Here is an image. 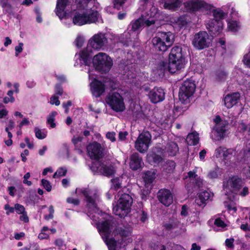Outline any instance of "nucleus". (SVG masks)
Wrapping results in <instances>:
<instances>
[{"instance_id":"obj_1","label":"nucleus","mask_w":250,"mask_h":250,"mask_svg":"<svg viewBox=\"0 0 250 250\" xmlns=\"http://www.w3.org/2000/svg\"><path fill=\"white\" fill-rule=\"evenodd\" d=\"M115 226L114 223L109 220L97 224L99 231L109 250H119L132 241L129 237L132 232L129 227L119 225L113 230Z\"/></svg>"},{"instance_id":"obj_2","label":"nucleus","mask_w":250,"mask_h":250,"mask_svg":"<svg viewBox=\"0 0 250 250\" xmlns=\"http://www.w3.org/2000/svg\"><path fill=\"white\" fill-rule=\"evenodd\" d=\"M154 17H149L147 19L144 17H140L138 19L131 22V29L127 32H125L119 36L120 42L126 43V36H132L133 38H138L139 30L144 26H149L154 24L155 22Z\"/></svg>"},{"instance_id":"obj_3","label":"nucleus","mask_w":250,"mask_h":250,"mask_svg":"<svg viewBox=\"0 0 250 250\" xmlns=\"http://www.w3.org/2000/svg\"><path fill=\"white\" fill-rule=\"evenodd\" d=\"M243 185L242 178L237 176H231L224 180L223 188L225 194L232 201H234Z\"/></svg>"},{"instance_id":"obj_4","label":"nucleus","mask_w":250,"mask_h":250,"mask_svg":"<svg viewBox=\"0 0 250 250\" xmlns=\"http://www.w3.org/2000/svg\"><path fill=\"white\" fill-rule=\"evenodd\" d=\"M132 201L133 199L129 194H122L113 208V211L115 215L121 218L126 216L130 211Z\"/></svg>"},{"instance_id":"obj_5","label":"nucleus","mask_w":250,"mask_h":250,"mask_svg":"<svg viewBox=\"0 0 250 250\" xmlns=\"http://www.w3.org/2000/svg\"><path fill=\"white\" fill-rule=\"evenodd\" d=\"M93 64L97 71L102 73H106L111 69L113 62L106 54L100 52L94 56Z\"/></svg>"},{"instance_id":"obj_6","label":"nucleus","mask_w":250,"mask_h":250,"mask_svg":"<svg viewBox=\"0 0 250 250\" xmlns=\"http://www.w3.org/2000/svg\"><path fill=\"white\" fill-rule=\"evenodd\" d=\"M159 37L152 39V42L156 50L166 51L173 42L174 35L171 32H162Z\"/></svg>"},{"instance_id":"obj_7","label":"nucleus","mask_w":250,"mask_h":250,"mask_svg":"<svg viewBox=\"0 0 250 250\" xmlns=\"http://www.w3.org/2000/svg\"><path fill=\"white\" fill-rule=\"evenodd\" d=\"M90 168L95 173L110 177L114 174L116 170L114 166L110 163L104 161H96L92 163Z\"/></svg>"},{"instance_id":"obj_8","label":"nucleus","mask_w":250,"mask_h":250,"mask_svg":"<svg viewBox=\"0 0 250 250\" xmlns=\"http://www.w3.org/2000/svg\"><path fill=\"white\" fill-rule=\"evenodd\" d=\"M106 102L111 108L117 112H123L125 109L123 97L118 92L109 93L106 98Z\"/></svg>"},{"instance_id":"obj_9","label":"nucleus","mask_w":250,"mask_h":250,"mask_svg":"<svg viewBox=\"0 0 250 250\" xmlns=\"http://www.w3.org/2000/svg\"><path fill=\"white\" fill-rule=\"evenodd\" d=\"M195 84L191 81L187 80L184 81L180 88V100L184 104L189 103L190 98L195 92Z\"/></svg>"},{"instance_id":"obj_10","label":"nucleus","mask_w":250,"mask_h":250,"mask_svg":"<svg viewBox=\"0 0 250 250\" xmlns=\"http://www.w3.org/2000/svg\"><path fill=\"white\" fill-rule=\"evenodd\" d=\"M80 192L83 195L86 202V206L89 212L97 210V201L99 200L98 192L95 189L83 188L80 189Z\"/></svg>"},{"instance_id":"obj_11","label":"nucleus","mask_w":250,"mask_h":250,"mask_svg":"<svg viewBox=\"0 0 250 250\" xmlns=\"http://www.w3.org/2000/svg\"><path fill=\"white\" fill-rule=\"evenodd\" d=\"M91 0H75L76 10L74 16H99V11L93 8L88 9L89 2Z\"/></svg>"},{"instance_id":"obj_12","label":"nucleus","mask_w":250,"mask_h":250,"mask_svg":"<svg viewBox=\"0 0 250 250\" xmlns=\"http://www.w3.org/2000/svg\"><path fill=\"white\" fill-rule=\"evenodd\" d=\"M151 135L147 131H143L138 136L135 143V147L140 153L146 152L151 142Z\"/></svg>"},{"instance_id":"obj_13","label":"nucleus","mask_w":250,"mask_h":250,"mask_svg":"<svg viewBox=\"0 0 250 250\" xmlns=\"http://www.w3.org/2000/svg\"><path fill=\"white\" fill-rule=\"evenodd\" d=\"M184 7L187 12L190 13L199 11L200 10H210L211 5L202 0H191L183 3Z\"/></svg>"},{"instance_id":"obj_14","label":"nucleus","mask_w":250,"mask_h":250,"mask_svg":"<svg viewBox=\"0 0 250 250\" xmlns=\"http://www.w3.org/2000/svg\"><path fill=\"white\" fill-rule=\"evenodd\" d=\"M223 17H214L207 22L206 25L211 36H217L222 32L223 27Z\"/></svg>"},{"instance_id":"obj_15","label":"nucleus","mask_w":250,"mask_h":250,"mask_svg":"<svg viewBox=\"0 0 250 250\" xmlns=\"http://www.w3.org/2000/svg\"><path fill=\"white\" fill-rule=\"evenodd\" d=\"M210 40L206 31H200L194 35L192 44L196 48L201 50L209 46Z\"/></svg>"},{"instance_id":"obj_16","label":"nucleus","mask_w":250,"mask_h":250,"mask_svg":"<svg viewBox=\"0 0 250 250\" xmlns=\"http://www.w3.org/2000/svg\"><path fill=\"white\" fill-rule=\"evenodd\" d=\"M104 150L102 145L95 141L87 146L88 155L91 159L95 160H99L103 156Z\"/></svg>"},{"instance_id":"obj_17","label":"nucleus","mask_w":250,"mask_h":250,"mask_svg":"<svg viewBox=\"0 0 250 250\" xmlns=\"http://www.w3.org/2000/svg\"><path fill=\"white\" fill-rule=\"evenodd\" d=\"M106 39L104 33H99L90 38L87 45L94 50H99L107 44Z\"/></svg>"},{"instance_id":"obj_18","label":"nucleus","mask_w":250,"mask_h":250,"mask_svg":"<svg viewBox=\"0 0 250 250\" xmlns=\"http://www.w3.org/2000/svg\"><path fill=\"white\" fill-rule=\"evenodd\" d=\"M103 23L102 17H73V24L81 26L85 24Z\"/></svg>"},{"instance_id":"obj_19","label":"nucleus","mask_w":250,"mask_h":250,"mask_svg":"<svg viewBox=\"0 0 250 250\" xmlns=\"http://www.w3.org/2000/svg\"><path fill=\"white\" fill-rule=\"evenodd\" d=\"M186 64L185 59L184 56L179 58H174L168 60V70L170 73H175L178 70L184 68Z\"/></svg>"},{"instance_id":"obj_20","label":"nucleus","mask_w":250,"mask_h":250,"mask_svg":"<svg viewBox=\"0 0 250 250\" xmlns=\"http://www.w3.org/2000/svg\"><path fill=\"white\" fill-rule=\"evenodd\" d=\"M157 198L160 203L166 207L169 206L173 203V197L171 191L166 188L159 190Z\"/></svg>"},{"instance_id":"obj_21","label":"nucleus","mask_w":250,"mask_h":250,"mask_svg":"<svg viewBox=\"0 0 250 250\" xmlns=\"http://www.w3.org/2000/svg\"><path fill=\"white\" fill-rule=\"evenodd\" d=\"M148 96L152 103L156 104L165 99V92L163 88L154 87L149 91Z\"/></svg>"},{"instance_id":"obj_22","label":"nucleus","mask_w":250,"mask_h":250,"mask_svg":"<svg viewBox=\"0 0 250 250\" xmlns=\"http://www.w3.org/2000/svg\"><path fill=\"white\" fill-rule=\"evenodd\" d=\"M228 125L227 122H222L220 124L215 125L212 131L211 138L214 140H220L223 139L226 131V126Z\"/></svg>"},{"instance_id":"obj_23","label":"nucleus","mask_w":250,"mask_h":250,"mask_svg":"<svg viewBox=\"0 0 250 250\" xmlns=\"http://www.w3.org/2000/svg\"><path fill=\"white\" fill-rule=\"evenodd\" d=\"M76 58L75 66L80 64L89 66L91 63V58L89 53L86 50H82L78 55H76Z\"/></svg>"},{"instance_id":"obj_24","label":"nucleus","mask_w":250,"mask_h":250,"mask_svg":"<svg viewBox=\"0 0 250 250\" xmlns=\"http://www.w3.org/2000/svg\"><path fill=\"white\" fill-rule=\"evenodd\" d=\"M90 86L91 92L96 97H99L104 92V84L101 81L94 80L90 83Z\"/></svg>"},{"instance_id":"obj_25","label":"nucleus","mask_w":250,"mask_h":250,"mask_svg":"<svg viewBox=\"0 0 250 250\" xmlns=\"http://www.w3.org/2000/svg\"><path fill=\"white\" fill-rule=\"evenodd\" d=\"M240 95L238 92L233 93L231 94H228L224 98V101L225 105L230 108L235 105L240 99Z\"/></svg>"},{"instance_id":"obj_26","label":"nucleus","mask_w":250,"mask_h":250,"mask_svg":"<svg viewBox=\"0 0 250 250\" xmlns=\"http://www.w3.org/2000/svg\"><path fill=\"white\" fill-rule=\"evenodd\" d=\"M213 195L212 193L207 191L201 192L196 198L195 202L199 206H204L206 204V201L212 198Z\"/></svg>"},{"instance_id":"obj_27","label":"nucleus","mask_w":250,"mask_h":250,"mask_svg":"<svg viewBox=\"0 0 250 250\" xmlns=\"http://www.w3.org/2000/svg\"><path fill=\"white\" fill-rule=\"evenodd\" d=\"M69 0H57V4L55 8L56 16H66L65 10L68 5Z\"/></svg>"},{"instance_id":"obj_28","label":"nucleus","mask_w":250,"mask_h":250,"mask_svg":"<svg viewBox=\"0 0 250 250\" xmlns=\"http://www.w3.org/2000/svg\"><path fill=\"white\" fill-rule=\"evenodd\" d=\"M163 6L165 9L175 11L180 7L182 4L181 0H164Z\"/></svg>"},{"instance_id":"obj_29","label":"nucleus","mask_w":250,"mask_h":250,"mask_svg":"<svg viewBox=\"0 0 250 250\" xmlns=\"http://www.w3.org/2000/svg\"><path fill=\"white\" fill-rule=\"evenodd\" d=\"M142 158L137 153H133L130 157V167L132 170H137L141 167Z\"/></svg>"},{"instance_id":"obj_30","label":"nucleus","mask_w":250,"mask_h":250,"mask_svg":"<svg viewBox=\"0 0 250 250\" xmlns=\"http://www.w3.org/2000/svg\"><path fill=\"white\" fill-rule=\"evenodd\" d=\"M165 149L168 155L171 156L176 155L179 152V147L177 144L173 142L168 143Z\"/></svg>"},{"instance_id":"obj_31","label":"nucleus","mask_w":250,"mask_h":250,"mask_svg":"<svg viewBox=\"0 0 250 250\" xmlns=\"http://www.w3.org/2000/svg\"><path fill=\"white\" fill-rule=\"evenodd\" d=\"M155 178L154 171H147L144 173L143 179L146 187H148Z\"/></svg>"},{"instance_id":"obj_32","label":"nucleus","mask_w":250,"mask_h":250,"mask_svg":"<svg viewBox=\"0 0 250 250\" xmlns=\"http://www.w3.org/2000/svg\"><path fill=\"white\" fill-rule=\"evenodd\" d=\"M228 28L229 30L232 32L238 31L241 27L240 22L231 19L227 20Z\"/></svg>"},{"instance_id":"obj_33","label":"nucleus","mask_w":250,"mask_h":250,"mask_svg":"<svg viewBox=\"0 0 250 250\" xmlns=\"http://www.w3.org/2000/svg\"><path fill=\"white\" fill-rule=\"evenodd\" d=\"M199 140L198 133L196 132H193L188 134L187 138V142L189 145H196Z\"/></svg>"},{"instance_id":"obj_34","label":"nucleus","mask_w":250,"mask_h":250,"mask_svg":"<svg viewBox=\"0 0 250 250\" xmlns=\"http://www.w3.org/2000/svg\"><path fill=\"white\" fill-rule=\"evenodd\" d=\"M180 56H183L181 47L179 46H175L172 47L169 55V59H173L175 57L179 58Z\"/></svg>"},{"instance_id":"obj_35","label":"nucleus","mask_w":250,"mask_h":250,"mask_svg":"<svg viewBox=\"0 0 250 250\" xmlns=\"http://www.w3.org/2000/svg\"><path fill=\"white\" fill-rule=\"evenodd\" d=\"M57 114L56 111H52L48 116L47 118V124L49 125L51 128H54L56 126L55 123V118Z\"/></svg>"},{"instance_id":"obj_36","label":"nucleus","mask_w":250,"mask_h":250,"mask_svg":"<svg viewBox=\"0 0 250 250\" xmlns=\"http://www.w3.org/2000/svg\"><path fill=\"white\" fill-rule=\"evenodd\" d=\"M224 206L229 213L232 214L236 213L237 211V208L235 206V204L233 202H225Z\"/></svg>"},{"instance_id":"obj_37","label":"nucleus","mask_w":250,"mask_h":250,"mask_svg":"<svg viewBox=\"0 0 250 250\" xmlns=\"http://www.w3.org/2000/svg\"><path fill=\"white\" fill-rule=\"evenodd\" d=\"M104 34L106 38V40L107 43H108V40H110L113 42H120L119 35H117L110 32H108Z\"/></svg>"},{"instance_id":"obj_38","label":"nucleus","mask_w":250,"mask_h":250,"mask_svg":"<svg viewBox=\"0 0 250 250\" xmlns=\"http://www.w3.org/2000/svg\"><path fill=\"white\" fill-rule=\"evenodd\" d=\"M207 14H210L212 13V16H225V13L220 8L215 9L213 5H211V9L210 10H206Z\"/></svg>"},{"instance_id":"obj_39","label":"nucleus","mask_w":250,"mask_h":250,"mask_svg":"<svg viewBox=\"0 0 250 250\" xmlns=\"http://www.w3.org/2000/svg\"><path fill=\"white\" fill-rule=\"evenodd\" d=\"M235 154V150L232 148H226L223 159L224 160H228Z\"/></svg>"},{"instance_id":"obj_40","label":"nucleus","mask_w":250,"mask_h":250,"mask_svg":"<svg viewBox=\"0 0 250 250\" xmlns=\"http://www.w3.org/2000/svg\"><path fill=\"white\" fill-rule=\"evenodd\" d=\"M60 21L66 26L73 24V17H59Z\"/></svg>"},{"instance_id":"obj_41","label":"nucleus","mask_w":250,"mask_h":250,"mask_svg":"<svg viewBox=\"0 0 250 250\" xmlns=\"http://www.w3.org/2000/svg\"><path fill=\"white\" fill-rule=\"evenodd\" d=\"M186 17H177V21L174 23L173 26L177 25L178 27L182 28L187 24L185 19Z\"/></svg>"},{"instance_id":"obj_42","label":"nucleus","mask_w":250,"mask_h":250,"mask_svg":"<svg viewBox=\"0 0 250 250\" xmlns=\"http://www.w3.org/2000/svg\"><path fill=\"white\" fill-rule=\"evenodd\" d=\"M36 137L39 139H44L46 137V131L42 130L36 127L34 129Z\"/></svg>"},{"instance_id":"obj_43","label":"nucleus","mask_w":250,"mask_h":250,"mask_svg":"<svg viewBox=\"0 0 250 250\" xmlns=\"http://www.w3.org/2000/svg\"><path fill=\"white\" fill-rule=\"evenodd\" d=\"M227 77V74L222 70H218L215 74V78L218 81H224Z\"/></svg>"},{"instance_id":"obj_44","label":"nucleus","mask_w":250,"mask_h":250,"mask_svg":"<svg viewBox=\"0 0 250 250\" xmlns=\"http://www.w3.org/2000/svg\"><path fill=\"white\" fill-rule=\"evenodd\" d=\"M111 188L117 190L121 187V183L119 178H113L111 180Z\"/></svg>"},{"instance_id":"obj_45","label":"nucleus","mask_w":250,"mask_h":250,"mask_svg":"<svg viewBox=\"0 0 250 250\" xmlns=\"http://www.w3.org/2000/svg\"><path fill=\"white\" fill-rule=\"evenodd\" d=\"M126 1L127 0H113L114 8L117 10H120L121 8L123 9L124 5Z\"/></svg>"},{"instance_id":"obj_46","label":"nucleus","mask_w":250,"mask_h":250,"mask_svg":"<svg viewBox=\"0 0 250 250\" xmlns=\"http://www.w3.org/2000/svg\"><path fill=\"white\" fill-rule=\"evenodd\" d=\"M226 147L223 146H220L217 148L214 152V155L217 158H223L224 153L225 152Z\"/></svg>"},{"instance_id":"obj_47","label":"nucleus","mask_w":250,"mask_h":250,"mask_svg":"<svg viewBox=\"0 0 250 250\" xmlns=\"http://www.w3.org/2000/svg\"><path fill=\"white\" fill-rule=\"evenodd\" d=\"M67 169L64 167H60L53 175V178H56L66 175Z\"/></svg>"},{"instance_id":"obj_48","label":"nucleus","mask_w":250,"mask_h":250,"mask_svg":"<svg viewBox=\"0 0 250 250\" xmlns=\"http://www.w3.org/2000/svg\"><path fill=\"white\" fill-rule=\"evenodd\" d=\"M148 158L150 160H152L155 164H159L163 160L162 157L156 154L155 153H153L148 156Z\"/></svg>"},{"instance_id":"obj_49","label":"nucleus","mask_w":250,"mask_h":250,"mask_svg":"<svg viewBox=\"0 0 250 250\" xmlns=\"http://www.w3.org/2000/svg\"><path fill=\"white\" fill-rule=\"evenodd\" d=\"M214 224L215 226L221 229H224L227 226L224 221L219 217L215 219Z\"/></svg>"},{"instance_id":"obj_50","label":"nucleus","mask_w":250,"mask_h":250,"mask_svg":"<svg viewBox=\"0 0 250 250\" xmlns=\"http://www.w3.org/2000/svg\"><path fill=\"white\" fill-rule=\"evenodd\" d=\"M240 229L246 232V237L250 238V226L247 224H243L240 226Z\"/></svg>"},{"instance_id":"obj_51","label":"nucleus","mask_w":250,"mask_h":250,"mask_svg":"<svg viewBox=\"0 0 250 250\" xmlns=\"http://www.w3.org/2000/svg\"><path fill=\"white\" fill-rule=\"evenodd\" d=\"M84 42V39L83 37L81 36H78L74 42V43L77 47L80 48L83 46Z\"/></svg>"},{"instance_id":"obj_52","label":"nucleus","mask_w":250,"mask_h":250,"mask_svg":"<svg viewBox=\"0 0 250 250\" xmlns=\"http://www.w3.org/2000/svg\"><path fill=\"white\" fill-rule=\"evenodd\" d=\"M54 244L59 249L64 250L66 249V245L64 244V241L61 238L56 239Z\"/></svg>"},{"instance_id":"obj_53","label":"nucleus","mask_w":250,"mask_h":250,"mask_svg":"<svg viewBox=\"0 0 250 250\" xmlns=\"http://www.w3.org/2000/svg\"><path fill=\"white\" fill-rule=\"evenodd\" d=\"M242 61L245 65L250 68V50L244 56Z\"/></svg>"},{"instance_id":"obj_54","label":"nucleus","mask_w":250,"mask_h":250,"mask_svg":"<svg viewBox=\"0 0 250 250\" xmlns=\"http://www.w3.org/2000/svg\"><path fill=\"white\" fill-rule=\"evenodd\" d=\"M42 185L48 192L51 190L52 186L48 180L42 179Z\"/></svg>"},{"instance_id":"obj_55","label":"nucleus","mask_w":250,"mask_h":250,"mask_svg":"<svg viewBox=\"0 0 250 250\" xmlns=\"http://www.w3.org/2000/svg\"><path fill=\"white\" fill-rule=\"evenodd\" d=\"M15 210L18 214L23 213L25 211L24 207L19 204H16L15 205Z\"/></svg>"},{"instance_id":"obj_56","label":"nucleus","mask_w":250,"mask_h":250,"mask_svg":"<svg viewBox=\"0 0 250 250\" xmlns=\"http://www.w3.org/2000/svg\"><path fill=\"white\" fill-rule=\"evenodd\" d=\"M198 175L196 174V171H190L188 173L187 175L185 177V179L189 178L190 181L194 180Z\"/></svg>"},{"instance_id":"obj_57","label":"nucleus","mask_w":250,"mask_h":250,"mask_svg":"<svg viewBox=\"0 0 250 250\" xmlns=\"http://www.w3.org/2000/svg\"><path fill=\"white\" fill-rule=\"evenodd\" d=\"M234 241V239L232 238L227 239L225 241V244L226 247H227L228 248L233 249L234 248V246L233 244Z\"/></svg>"},{"instance_id":"obj_58","label":"nucleus","mask_w":250,"mask_h":250,"mask_svg":"<svg viewBox=\"0 0 250 250\" xmlns=\"http://www.w3.org/2000/svg\"><path fill=\"white\" fill-rule=\"evenodd\" d=\"M115 135L116 133L115 132H108L106 134V138L111 142H114L116 141Z\"/></svg>"},{"instance_id":"obj_59","label":"nucleus","mask_w":250,"mask_h":250,"mask_svg":"<svg viewBox=\"0 0 250 250\" xmlns=\"http://www.w3.org/2000/svg\"><path fill=\"white\" fill-rule=\"evenodd\" d=\"M50 103L51 104H55L57 106L60 104L59 98L57 97L56 95H54L51 97Z\"/></svg>"},{"instance_id":"obj_60","label":"nucleus","mask_w":250,"mask_h":250,"mask_svg":"<svg viewBox=\"0 0 250 250\" xmlns=\"http://www.w3.org/2000/svg\"><path fill=\"white\" fill-rule=\"evenodd\" d=\"M55 92L56 95H62L63 93V89L60 84H56L55 86Z\"/></svg>"},{"instance_id":"obj_61","label":"nucleus","mask_w":250,"mask_h":250,"mask_svg":"<svg viewBox=\"0 0 250 250\" xmlns=\"http://www.w3.org/2000/svg\"><path fill=\"white\" fill-rule=\"evenodd\" d=\"M250 150L247 151V150H243L239 153L240 156L237 158L238 159H245L246 157H248V154H249Z\"/></svg>"},{"instance_id":"obj_62","label":"nucleus","mask_w":250,"mask_h":250,"mask_svg":"<svg viewBox=\"0 0 250 250\" xmlns=\"http://www.w3.org/2000/svg\"><path fill=\"white\" fill-rule=\"evenodd\" d=\"M67 202L69 204H72L75 206L78 205L80 203L79 200L72 197H69L67 199Z\"/></svg>"},{"instance_id":"obj_63","label":"nucleus","mask_w":250,"mask_h":250,"mask_svg":"<svg viewBox=\"0 0 250 250\" xmlns=\"http://www.w3.org/2000/svg\"><path fill=\"white\" fill-rule=\"evenodd\" d=\"M140 219L142 222H144L147 218V215L146 213L144 210H141L139 213Z\"/></svg>"},{"instance_id":"obj_64","label":"nucleus","mask_w":250,"mask_h":250,"mask_svg":"<svg viewBox=\"0 0 250 250\" xmlns=\"http://www.w3.org/2000/svg\"><path fill=\"white\" fill-rule=\"evenodd\" d=\"M21 215L20 216V220L21 221H23L25 223L28 222L29 221V218L27 215V213L26 211L23 212V213L20 214Z\"/></svg>"}]
</instances>
